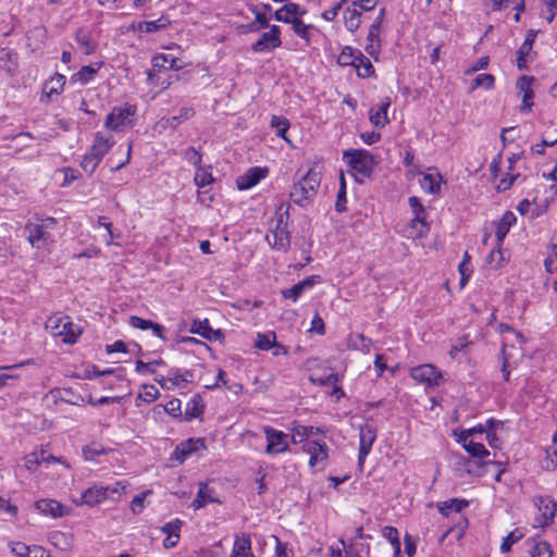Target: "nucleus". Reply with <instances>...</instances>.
<instances>
[{"label":"nucleus","instance_id":"obj_61","mask_svg":"<svg viewBox=\"0 0 557 557\" xmlns=\"http://www.w3.org/2000/svg\"><path fill=\"white\" fill-rule=\"evenodd\" d=\"M275 555L276 557H294L292 549L287 547L286 543H283L278 537L275 536Z\"/></svg>","mask_w":557,"mask_h":557},{"label":"nucleus","instance_id":"obj_33","mask_svg":"<svg viewBox=\"0 0 557 557\" xmlns=\"http://www.w3.org/2000/svg\"><path fill=\"white\" fill-rule=\"evenodd\" d=\"M497 330L503 335V347H502V349L508 350V345H509V342H510V336H515V338L517 339V342L519 344H522L523 341H524L523 339V335L518 333V332H516L508 324L500 323L498 325Z\"/></svg>","mask_w":557,"mask_h":557},{"label":"nucleus","instance_id":"obj_30","mask_svg":"<svg viewBox=\"0 0 557 557\" xmlns=\"http://www.w3.org/2000/svg\"><path fill=\"white\" fill-rule=\"evenodd\" d=\"M519 177L520 173L516 171L515 164L508 163L506 174L503 175L497 183V189L499 191L509 189Z\"/></svg>","mask_w":557,"mask_h":557},{"label":"nucleus","instance_id":"obj_2","mask_svg":"<svg viewBox=\"0 0 557 557\" xmlns=\"http://www.w3.org/2000/svg\"><path fill=\"white\" fill-rule=\"evenodd\" d=\"M289 206L285 209L281 206L275 212V216L273 219L274 226L270 228L269 234H267L265 239L269 245L282 251H287L290 246V233L288 231V214Z\"/></svg>","mask_w":557,"mask_h":557},{"label":"nucleus","instance_id":"obj_4","mask_svg":"<svg viewBox=\"0 0 557 557\" xmlns=\"http://www.w3.org/2000/svg\"><path fill=\"white\" fill-rule=\"evenodd\" d=\"M113 145L114 140L112 136H104L100 132L96 133L92 145L84 154V158L81 162L82 169L88 175H91L96 171L103 157L113 147Z\"/></svg>","mask_w":557,"mask_h":557},{"label":"nucleus","instance_id":"obj_13","mask_svg":"<svg viewBox=\"0 0 557 557\" xmlns=\"http://www.w3.org/2000/svg\"><path fill=\"white\" fill-rule=\"evenodd\" d=\"M280 35V27L272 25L270 30L263 33L261 38L252 45V50L257 53L272 52L282 45Z\"/></svg>","mask_w":557,"mask_h":557},{"label":"nucleus","instance_id":"obj_55","mask_svg":"<svg viewBox=\"0 0 557 557\" xmlns=\"http://www.w3.org/2000/svg\"><path fill=\"white\" fill-rule=\"evenodd\" d=\"M305 293L299 283L295 284L293 287L282 290V296L285 299H289L293 302H296L298 298Z\"/></svg>","mask_w":557,"mask_h":557},{"label":"nucleus","instance_id":"obj_39","mask_svg":"<svg viewBox=\"0 0 557 557\" xmlns=\"http://www.w3.org/2000/svg\"><path fill=\"white\" fill-rule=\"evenodd\" d=\"M318 429H314L313 426H304V425H296L293 428V434L292 440L293 443H301L306 438H308L311 434L317 433Z\"/></svg>","mask_w":557,"mask_h":557},{"label":"nucleus","instance_id":"obj_26","mask_svg":"<svg viewBox=\"0 0 557 557\" xmlns=\"http://www.w3.org/2000/svg\"><path fill=\"white\" fill-rule=\"evenodd\" d=\"M129 324L133 326V327H136V329H139V330H151L153 332V334L156 336H158L159 338L161 339H165L164 338V326L158 324V323H154L150 320H145V319H141L139 317H136V315H132L129 318Z\"/></svg>","mask_w":557,"mask_h":557},{"label":"nucleus","instance_id":"obj_46","mask_svg":"<svg viewBox=\"0 0 557 557\" xmlns=\"http://www.w3.org/2000/svg\"><path fill=\"white\" fill-rule=\"evenodd\" d=\"M159 396V391L158 388L154 386V385H144L143 386V392L139 393L136 401H137V406H139L138 404V400H143L145 403H152L153 400H156Z\"/></svg>","mask_w":557,"mask_h":557},{"label":"nucleus","instance_id":"obj_40","mask_svg":"<svg viewBox=\"0 0 557 557\" xmlns=\"http://www.w3.org/2000/svg\"><path fill=\"white\" fill-rule=\"evenodd\" d=\"M276 335L274 332L258 334L256 347L260 350H270L275 345Z\"/></svg>","mask_w":557,"mask_h":557},{"label":"nucleus","instance_id":"obj_29","mask_svg":"<svg viewBox=\"0 0 557 557\" xmlns=\"http://www.w3.org/2000/svg\"><path fill=\"white\" fill-rule=\"evenodd\" d=\"M382 535L392 545V548L394 550L395 557H401L400 556V554H401V548H400L401 544H400L399 533H398L397 529L394 528V527H389V525L384 527L383 530H382Z\"/></svg>","mask_w":557,"mask_h":557},{"label":"nucleus","instance_id":"obj_25","mask_svg":"<svg viewBox=\"0 0 557 557\" xmlns=\"http://www.w3.org/2000/svg\"><path fill=\"white\" fill-rule=\"evenodd\" d=\"M516 215L511 211H507L504 213L502 219L496 223L495 235L497 238L498 246L502 245L510 227L516 223Z\"/></svg>","mask_w":557,"mask_h":557},{"label":"nucleus","instance_id":"obj_48","mask_svg":"<svg viewBox=\"0 0 557 557\" xmlns=\"http://www.w3.org/2000/svg\"><path fill=\"white\" fill-rule=\"evenodd\" d=\"M494 76L492 74H479L472 84V89L475 88H484V89H492L494 86Z\"/></svg>","mask_w":557,"mask_h":557},{"label":"nucleus","instance_id":"obj_17","mask_svg":"<svg viewBox=\"0 0 557 557\" xmlns=\"http://www.w3.org/2000/svg\"><path fill=\"white\" fill-rule=\"evenodd\" d=\"M268 174L265 168H251L244 175L237 180V186L239 189L245 190L256 186L262 178Z\"/></svg>","mask_w":557,"mask_h":557},{"label":"nucleus","instance_id":"obj_9","mask_svg":"<svg viewBox=\"0 0 557 557\" xmlns=\"http://www.w3.org/2000/svg\"><path fill=\"white\" fill-rule=\"evenodd\" d=\"M408 203L414 214L413 219L409 223V237H422L426 235L429 226L425 222V209L420 202L419 198L412 196L408 199Z\"/></svg>","mask_w":557,"mask_h":557},{"label":"nucleus","instance_id":"obj_56","mask_svg":"<svg viewBox=\"0 0 557 557\" xmlns=\"http://www.w3.org/2000/svg\"><path fill=\"white\" fill-rule=\"evenodd\" d=\"M168 381L169 386H172V388L181 387L184 383V379L182 376V373L177 369H171L168 374Z\"/></svg>","mask_w":557,"mask_h":557},{"label":"nucleus","instance_id":"obj_64","mask_svg":"<svg viewBox=\"0 0 557 557\" xmlns=\"http://www.w3.org/2000/svg\"><path fill=\"white\" fill-rule=\"evenodd\" d=\"M184 158L194 165L199 164L201 161V154L194 147H188L184 151Z\"/></svg>","mask_w":557,"mask_h":557},{"label":"nucleus","instance_id":"obj_21","mask_svg":"<svg viewBox=\"0 0 557 557\" xmlns=\"http://www.w3.org/2000/svg\"><path fill=\"white\" fill-rule=\"evenodd\" d=\"M231 557H257L251 549V540L248 534H237L235 536Z\"/></svg>","mask_w":557,"mask_h":557},{"label":"nucleus","instance_id":"obj_6","mask_svg":"<svg viewBox=\"0 0 557 557\" xmlns=\"http://www.w3.org/2000/svg\"><path fill=\"white\" fill-rule=\"evenodd\" d=\"M533 505L537 510L533 519V528L544 530L554 523L557 513V502L550 496L539 495L533 497Z\"/></svg>","mask_w":557,"mask_h":557},{"label":"nucleus","instance_id":"obj_15","mask_svg":"<svg viewBox=\"0 0 557 557\" xmlns=\"http://www.w3.org/2000/svg\"><path fill=\"white\" fill-rule=\"evenodd\" d=\"M302 449L310 456L309 466L311 468L317 466L323 468L325 466L327 459V446L325 444H321L317 441H308L304 444Z\"/></svg>","mask_w":557,"mask_h":557},{"label":"nucleus","instance_id":"obj_36","mask_svg":"<svg viewBox=\"0 0 557 557\" xmlns=\"http://www.w3.org/2000/svg\"><path fill=\"white\" fill-rule=\"evenodd\" d=\"M344 20L348 30H356L360 25V11L357 8H347L344 12Z\"/></svg>","mask_w":557,"mask_h":557},{"label":"nucleus","instance_id":"obj_35","mask_svg":"<svg viewBox=\"0 0 557 557\" xmlns=\"http://www.w3.org/2000/svg\"><path fill=\"white\" fill-rule=\"evenodd\" d=\"M99 69V64L97 66H83L76 74L73 75V79L79 82L82 85H86L95 77Z\"/></svg>","mask_w":557,"mask_h":557},{"label":"nucleus","instance_id":"obj_12","mask_svg":"<svg viewBox=\"0 0 557 557\" xmlns=\"http://www.w3.org/2000/svg\"><path fill=\"white\" fill-rule=\"evenodd\" d=\"M376 440V429L371 424H363L359 429V455L358 465L363 467L367 456L370 454Z\"/></svg>","mask_w":557,"mask_h":557},{"label":"nucleus","instance_id":"obj_45","mask_svg":"<svg viewBox=\"0 0 557 557\" xmlns=\"http://www.w3.org/2000/svg\"><path fill=\"white\" fill-rule=\"evenodd\" d=\"M358 52H360V51L355 50L351 47H345L338 57V63L344 66H347V65L354 66L357 61Z\"/></svg>","mask_w":557,"mask_h":557},{"label":"nucleus","instance_id":"obj_41","mask_svg":"<svg viewBox=\"0 0 557 557\" xmlns=\"http://www.w3.org/2000/svg\"><path fill=\"white\" fill-rule=\"evenodd\" d=\"M168 25H169V21L164 17H161L156 21L141 22V23H139L138 28H139V30L145 32V33H153L159 29L165 28Z\"/></svg>","mask_w":557,"mask_h":557},{"label":"nucleus","instance_id":"obj_60","mask_svg":"<svg viewBox=\"0 0 557 557\" xmlns=\"http://www.w3.org/2000/svg\"><path fill=\"white\" fill-rule=\"evenodd\" d=\"M171 58H173V57L170 54L159 53L152 58L151 62H152L153 67L168 70Z\"/></svg>","mask_w":557,"mask_h":557},{"label":"nucleus","instance_id":"obj_53","mask_svg":"<svg viewBox=\"0 0 557 557\" xmlns=\"http://www.w3.org/2000/svg\"><path fill=\"white\" fill-rule=\"evenodd\" d=\"M554 253L545 260L546 271L554 273L557 271V235L553 237Z\"/></svg>","mask_w":557,"mask_h":557},{"label":"nucleus","instance_id":"obj_44","mask_svg":"<svg viewBox=\"0 0 557 557\" xmlns=\"http://www.w3.org/2000/svg\"><path fill=\"white\" fill-rule=\"evenodd\" d=\"M190 333L199 334L205 338L211 339L212 329L209 325L208 320H203V321L195 320L191 323Z\"/></svg>","mask_w":557,"mask_h":557},{"label":"nucleus","instance_id":"obj_51","mask_svg":"<svg viewBox=\"0 0 557 557\" xmlns=\"http://www.w3.org/2000/svg\"><path fill=\"white\" fill-rule=\"evenodd\" d=\"M502 358H503V368L502 373L505 381H509L510 371L509 367H511V360L515 359V354L508 351L506 349H502Z\"/></svg>","mask_w":557,"mask_h":557},{"label":"nucleus","instance_id":"obj_10","mask_svg":"<svg viewBox=\"0 0 557 557\" xmlns=\"http://www.w3.org/2000/svg\"><path fill=\"white\" fill-rule=\"evenodd\" d=\"M263 432L267 438L265 454L277 455L288 449L287 434L271 426H265Z\"/></svg>","mask_w":557,"mask_h":557},{"label":"nucleus","instance_id":"obj_49","mask_svg":"<svg viewBox=\"0 0 557 557\" xmlns=\"http://www.w3.org/2000/svg\"><path fill=\"white\" fill-rule=\"evenodd\" d=\"M195 115V110L190 107H185L180 110L177 115H174L170 120V125L175 127L176 125L191 119Z\"/></svg>","mask_w":557,"mask_h":557},{"label":"nucleus","instance_id":"obj_5","mask_svg":"<svg viewBox=\"0 0 557 557\" xmlns=\"http://www.w3.org/2000/svg\"><path fill=\"white\" fill-rule=\"evenodd\" d=\"M46 327L50 330L53 336L62 337L66 344L76 343L82 334V327L74 324L70 317H51L46 323Z\"/></svg>","mask_w":557,"mask_h":557},{"label":"nucleus","instance_id":"obj_43","mask_svg":"<svg viewBox=\"0 0 557 557\" xmlns=\"http://www.w3.org/2000/svg\"><path fill=\"white\" fill-rule=\"evenodd\" d=\"M152 491L147 490L136 495L131 502V510L134 515H139L146 507V498L151 495Z\"/></svg>","mask_w":557,"mask_h":557},{"label":"nucleus","instance_id":"obj_14","mask_svg":"<svg viewBox=\"0 0 557 557\" xmlns=\"http://www.w3.org/2000/svg\"><path fill=\"white\" fill-rule=\"evenodd\" d=\"M108 498V488L104 485L95 483L90 487L86 488L81 493L78 499H74V503L78 506H96Z\"/></svg>","mask_w":557,"mask_h":557},{"label":"nucleus","instance_id":"obj_54","mask_svg":"<svg viewBox=\"0 0 557 557\" xmlns=\"http://www.w3.org/2000/svg\"><path fill=\"white\" fill-rule=\"evenodd\" d=\"M195 183L199 187H205L212 183L213 177L210 172L203 169H198V171L195 174Z\"/></svg>","mask_w":557,"mask_h":557},{"label":"nucleus","instance_id":"obj_31","mask_svg":"<svg viewBox=\"0 0 557 557\" xmlns=\"http://www.w3.org/2000/svg\"><path fill=\"white\" fill-rule=\"evenodd\" d=\"M468 506V502L465 499H449L438 505V510L442 515L448 516L451 512H460Z\"/></svg>","mask_w":557,"mask_h":557},{"label":"nucleus","instance_id":"obj_20","mask_svg":"<svg viewBox=\"0 0 557 557\" xmlns=\"http://www.w3.org/2000/svg\"><path fill=\"white\" fill-rule=\"evenodd\" d=\"M527 544L531 546L530 557H554L552 545L537 534L527 540Z\"/></svg>","mask_w":557,"mask_h":557},{"label":"nucleus","instance_id":"obj_19","mask_svg":"<svg viewBox=\"0 0 557 557\" xmlns=\"http://www.w3.org/2000/svg\"><path fill=\"white\" fill-rule=\"evenodd\" d=\"M212 503H219L215 491L209 487L207 483L200 482L196 498L191 503L193 508L198 510Z\"/></svg>","mask_w":557,"mask_h":557},{"label":"nucleus","instance_id":"obj_59","mask_svg":"<svg viewBox=\"0 0 557 557\" xmlns=\"http://www.w3.org/2000/svg\"><path fill=\"white\" fill-rule=\"evenodd\" d=\"M182 521L180 519H174L170 522H166L162 528L161 531L165 533L166 535H173V534H180V530L182 527Z\"/></svg>","mask_w":557,"mask_h":557},{"label":"nucleus","instance_id":"obj_22","mask_svg":"<svg viewBox=\"0 0 557 557\" xmlns=\"http://www.w3.org/2000/svg\"><path fill=\"white\" fill-rule=\"evenodd\" d=\"M305 13L304 10L296 3H287L281 9L275 11L274 17L278 22L284 23H294V21L299 20L298 15H302Z\"/></svg>","mask_w":557,"mask_h":557},{"label":"nucleus","instance_id":"obj_18","mask_svg":"<svg viewBox=\"0 0 557 557\" xmlns=\"http://www.w3.org/2000/svg\"><path fill=\"white\" fill-rule=\"evenodd\" d=\"M457 442L462 445L471 457L483 459L490 456V451L481 442H476L475 438L457 435Z\"/></svg>","mask_w":557,"mask_h":557},{"label":"nucleus","instance_id":"obj_16","mask_svg":"<svg viewBox=\"0 0 557 557\" xmlns=\"http://www.w3.org/2000/svg\"><path fill=\"white\" fill-rule=\"evenodd\" d=\"M205 448L203 438H189L176 446L172 458L183 463L189 456Z\"/></svg>","mask_w":557,"mask_h":557},{"label":"nucleus","instance_id":"obj_38","mask_svg":"<svg viewBox=\"0 0 557 557\" xmlns=\"http://www.w3.org/2000/svg\"><path fill=\"white\" fill-rule=\"evenodd\" d=\"M523 536H524V533L520 529H518V528L515 529L506 537H504V540L500 544V552L509 553L511 549V546L513 544L518 543Z\"/></svg>","mask_w":557,"mask_h":557},{"label":"nucleus","instance_id":"obj_1","mask_svg":"<svg viewBox=\"0 0 557 557\" xmlns=\"http://www.w3.org/2000/svg\"><path fill=\"white\" fill-rule=\"evenodd\" d=\"M321 184V174L314 168H310L292 186L290 200L299 206L307 207L314 199Z\"/></svg>","mask_w":557,"mask_h":557},{"label":"nucleus","instance_id":"obj_28","mask_svg":"<svg viewBox=\"0 0 557 557\" xmlns=\"http://www.w3.org/2000/svg\"><path fill=\"white\" fill-rule=\"evenodd\" d=\"M354 67L357 71V75L362 78L370 77L374 74L373 64L361 52L357 53V61H356Z\"/></svg>","mask_w":557,"mask_h":557},{"label":"nucleus","instance_id":"obj_27","mask_svg":"<svg viewBox=\"0 0 557 557\" xmlns=\"http://www.w3.org/2000/svg\"><path fill=\"white\" fill-rule=\"evenodd\" d=\"M66 78L62 74H54L44 85V95L50 98L52 95H60L63 91Z\"/></svg>","mask_w":557,"mask_h":557},{"label":"nucleus","instance_id":"obj_11","mask_svg":"<svg viewBox=\"0 0 557 557\" xmlns=\"http://www.w3.org/2000/svg\"><path fill=\"white\" fill-rule=\"evenodd\" d=\"M135 109L132 106L117 107L108 114L104 126L110 131H120L131 125V117L134 115Z\"/></svg>","mask_w":557,"mask_h":557},{"label":"nucleus","instance_id":"obj_52","mask_svg":"<svg viewBox=\"0 0 557 557\" xmlns=\"http://www.w3.org/2000/svg\"><path fill=\"white\" fill-rule=\"evenodd\" d=\"M292 25H293L294 32L299 37H301L306 41L310 40V34H309V29L311 28L310 25L305 24L300 18L297 21H294V23H292Z\"/></svg>","mask_w":557,"mask_h":557},{"label":"nucleus","instance_id":"obj_23","mask_svg":"<svg viewBox=\"0 0 557 557\" xmlns=\"http://www.w3.org/2000/svg\"><path fill=\"white\" fill-rule=\"evenodd\" d=\"M391 107V99H382L377 109L370 110V121L375 127H384L388 123L387 110Z\"/></svg>","mask_w":557,"mask_h":557},{"label":"nucleus","instance_id":"obj_58","mask_svg":"<svg viewBox=\"0 0 557 557\" xmlns=\"http://www.w3.org/2000/svg\"><path fill=\"white\" fill-rule=\"evenodd\" d=\"M532 47L521 45L517 51V65L520 70H523L527 64V57L531 52Z\"/></svg>","mask_w":557,"mask_h":557},{"label":"nucleus","instance_id":"obj_42","mask_svg":"<svg viewBox=\"0 0 557 557\" xmlns=\"http://www.w3.org/2000/svg\"><path fill=\"white\" fill-rule=\"evenodd\" d=\"M271 127L276 129V136L287 140L286 133L289 128V122L287 119L273 115L271 119Z\"/></svg>","mask_w":557,"mask_h":557},{"label":"nucleus","instance_id":"obj_62","mask_svg":"<svg viewBox=\"0 0 557 557\" xmlns=\"http://www.w3.org/2000/svg\"><path fill=\"white\" fill-rule=\"evenodd\" d=\"M322 278L320 275H311L298 282L305 292L312 289L317 284H320Z\"/></svg>","mask_w":557,"mask_h":557},{"label":"nucleus","instance_id":"obj_32","mask_svg":"<svg viewBox=\"0 0 557 557\" xmlns=\"http://www.w3.org/2000/svg\"><path fill=\"white\" fill-rule=\"evenodd\" d=\"M441 176L440 174H424L420 180L421 188L429 193L435 194L440 190Z\"/></svg>","mask_w":557,"mask_h":557},{"label":"nucleus","instance_id":"obj_3","mask_svg":"<svg viewBox=\"0 0 557 557\" xmlns=\"http://www.w3.org/2000/svg\"><path fill=\"white\" fill-rule=\"evenodd\" d=\"M58 221L54 218L47 216L36 222H28L25 226L27 239L33 248L45 249L54 240L51 232L55 228Z\"/></svg>","mask_w":557,"mask_h":557},{"label":"nucleus","instance_id":"obj_50","mask_svg":"<svg viewBox=\"0 0 557 557\" xmlns=\"http://www.w3.org/2000/svg\"><path fill=\"white\" fill-rule=\"evenodd\" d=\"M346 183L344 177H341V187L337 193L336 202H335V210L337 212H344L346 211Z\"/></svg>","mask_w":557,"mask_h":557},{"label":"nucleus","instance_id":"obj_63","mask_svg":"<svg viewBox=\"0 0 557 557\" xmlns=\"http://www.w3.org/2000/svg\"><path fill=\"white\" fill-rule=\"evenodd\" d=\"M504 252L500 250V248L492 250L490 256L487 257V262L494 264L495 267H500L504 263Z\"/></svg>","mask_w":557,"mask_h":557},{"label":"nucleus","instance_id":"obj_8","mask_svg":"<svg viewBox=\"0 0 557 557\" xmlns=\"http://www.w3.org/2000/svg\"><path fill=\"white\" fill-rule=\"evenodd\" d=\"M347 164L364 176H369L372 172L374 160L370 152L367 150H346L343 154Z\"/></svg>","mask_w":557,"mask_h":557},{"label":"nucleus","instance_id":"obj_24","mask_svg":"<svg viewBox=\"0 0 557 557\" xmlns=\"http://www.w3.org/2000/svg\"><path fill=\"white\" fill-rule=\"evenodd\" d=\"M36 508L45 515L53 518L62 517L65 513V508L54 499H40L35 504Z\"/></svg>","mask_w":557,"mask_h":557},{"label":"nucleus","instance_id":"obj_34","mask_svg":"<svg viewBox=\"0 0 557 557\" xmlns=\"http://www.w3.org/2000/svg\"><path fill=\"white\" fill-rule=\"evenodd\" d=\"M203 412L202 399L199 396H194L187 404L185 416L187 420L198 418Z\"/></svg>","mask_w":557,"mask_h":557},{"label":"nucleus","instance_id":"obj_7","mask_svg":"<svg viewBox=\"0 0 557 557\" xmlns=\"http://www.w3.org/2000/svg\"><path fill=\"white\" fill-rule=\"evenodd\" d=\"M410 376L417 383L424 385L425 388L437 387L444 382L442 372L430 363L412 368Z\"/></svg>","mask_w":557,"mask_h":557},{"label":"nucleus","instance_id":"obj_47","mask_svg":"<svg viewBox=\"0 0 557 557\" xmlns=\"http://www.w3.org/2000/svg\"><path fill=\"white\" fill-rule=\"evenodd\" d=\"M471 344H472V342L469 339L468 335H463V336L457 338L449 350V356L453 359L457 358L458 354L460 351H463Z\"/></svg>","mask_w":557,"mask_h":557},{"label":"nucleus","instance_id":"obj_37","mask_svg":"<svg viewBox=\"0 0 557 557\" xmlns=\"http://www.w3.org/2000/svg\"><path fill=\"white\" fill-rule=\"evenodd\" d=\"M76 40L79 49L84 54H91L96 49V44L90 39L89 35L84 30H78L76 34Z\"/></svg>","mask_w":557,"mask_h":557},{"label":"nucleus","instance_id":"obj_57","mask_svg":"<svg viewBox=\"0 0 557 557\" xmlns=\"http://www.w3.org/2000/svg\"><path fill=\"white\" fill-rule=\"evenodd\" d=\"M42 460H47L45 451H40V454L34 453L26 457V467L28 470L34 471Z\"/></svg>","mask_w":557,"mask_h":557}]
</instances>
